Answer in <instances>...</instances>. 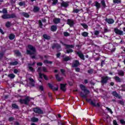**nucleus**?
I'll use <instances>...</instances> for the list:
<instances>
[{
	"instance_id": "58836bf2",
	"label": "nucleus",
	"mask_w": 125,
	"mask_h": 125,
	"mask_svg": "<svg viewBox=\"0 0 125 125\" xmlns=\"http://www.w3.org/2000/svg\"><path fill=\"white\" fill-rule=\"evenodd\" d=\"M5 27L6 28H10L11 27V23L9 21H7L5 23Z\"/></svg>"
},
{
	"instance_id": "b1692460",
	"label": "nucleus",
	"mask_w": 125,
	"mask_h": 125,
	"mask_svg": "<svg viewBox=\"0 0 125 125\" xmlns=\"http://www.w3.org/2000/svg\"><path fill=\"white\" fill-rule=\"evenodd\" d=\"M40 11V7L34 6L33 8V12L35 13H37V12H39Z\"/></svg>"
},
{
	"instance_id": "0eeeda50",
	"label": "nucleus",
	"mask_w": 125,
	"mask_h": 125,
	"mask_svg": "<svg viewBox=\"0 0 125 125\" xmlns=\"http://www.w3.org/2000/svg\"><path fill=\"white\" fill-rule=\"evenodd\" d=\"M35 62H33L32 63H28V68L30 72H32V73L35 72V69H34L32 66H35Z\"/></svg>"
},
{
	"instance_id": "dca6fc26",
	"label": "nucleus",
	"mask_w": 125,
	"mask_h": 125,
	"mask_svg": "<svg viewBox=\"0 0 125 125\" xmlns=\"http://www.w3.org/2000/svg\"><path fill=\"white\" fill-rule=\"evenodd\" d=\"M76 54L78 55L79 57H80L82 60H84V55H83V54L82 53V52L79 51V52H77Z\"/></svg>"
},
{
	"instance_id": "6e6552de",
	"label": "nucleus",
	"mask_w": 125,
	"mask_h": 125,
	"mask_svg": "<svg viewBox=\"0 0 125 125\" xmlns=\"http://www.w3.org/2000/svg\"><path fill=\"white\" fill-rule=\"evenodd\" d=\"M48 86L53 91H58V86H57V87H54V86L50 83H48Z\"/></svg>"
},
{
	"instance_id": "e2e57ef3",
	"label": "nucleus",
	"mask_w": 125,
	"mask_h": 125,
	"mask_svg": "<svg viewBox=\"0 0 125 125\" xmlns=\"http://www.w3.org/2000/svg\"><path fill=\"white\" fill-rule=\"evenodd\" d=\"M80 11L81 10H80L78 9H76L73 10V12H75V13H79V12H80Z\"/></svg>"
},
{
	"instance_id": "9d476101",
	"label": "nucleus",
	"mask_w": 125,
	"mask_h": 125,
	"mask_svg": "<svg viewBox=\"0 0 125 125\" xmlns=\"http://www.w3.org/2000/svg\"><path fill=\"white\" fill-rule=\"evenodd\" d=\"M33 111L36 114H43V111L40 107H35L33 109Z\"/></svg>"
},
{
	"instance_id": "bf43d9fd",
	"label": "nucleus",
	"mask_w": 125,
	"mask_h": 125,
	"mask_svg": "<svg viewBox=\"0 0 125 125\" xmlns=\"http://www.w3.org/2000/svg\"><path fill=\"white\" fill-rule=\"evenodd\" d=\"M39 89L41 90V91H44L43 86L40 85H39Z\"/></svg>"
},
{
	"instance_id": "20e7f679",
	"label": "nucleus",
	"mask_w": 125,
	"mask_h": 125,
	"mask_svg": "<svg viewBox=\"0 0 125 125\" xmlns=\"http://www.w3.org/2000/svg\"><path fill=\"white\" fill-rule=\"evenodd\" d=\"M1 17L2 19H10L13 18H16V15H15V14H4L3 15H2Z\"/></svg>"
},
{
	"instance_id": "f8f14e48",
	"label": "nucleus",
	"mask_w": 125,
	"mask_h": 125,
	"mask_svg": "<svg viewBox=\"0 0 125 125\" xmlns=\"http://www.w3.org/2000/svg\"><path fill=\"white\" fill-rule=\"evenodd\" d=\"M68 5H69V1H62L61 3V7H64V8L68 7Z\"/></svg>"
},
{
	"instance_id": "603ef678",
	"label": "nucleus",
	"mask_w": 125,
	"mask_h": 125,
	"mask_svg": "<svg viewBox=\"0 0 125 125\" xmlns=\"http://www.w3.org/2000/svg\"><path fill=\"white\" fill-rule=\"evenodd\" d=\"M2 13H3V14H7V10L5 8H3L2 11Z\"/></svg>"
},
{
	"instance_id": "864d4df0",
	"label": "nucleus",
	"mask_w": 125,
	"mask_h": 125,
	"mask_svg": "<svg viewBox=\"0 0 125 125\" xmlns=\"http://www.w3.org/2000/svg\"><path fill=\"white\" fill-rule=\"evenodd\" d=\"M42 77H43L44 80H45V81H48V78L46 76V75H44V74H42Z\"/></svg>"
},
{
	"instance_id": "ddd939ff",
	"label": "nucleus",
	"mask_w": 125,
	"mask_h": 125,
	"mask_svg": "<svg viewBox=\"0 0 125 125\" xmlns=\"http://www.w3.org/2000/svg\"><path fill=\"white\" fill-rule=\"evenodd\" d=\"M113 79L115 80L116 83H123L124 82V80L121 78H119V76H115Z\"/></svg>"
},
{
	"instance_id": "4be33fe9",
	"label": "nucleus",
	"mask_w": 125,
	"mask_h": 125,
	"mask_svg": "<svg viewBox=\"0 0 125 125\" xmlns=\"http://www.w3.org/2000/svg\"><path fill=\"white\" fill-rule=\"evenodd\" d=\"M30 82V84L32 86H35V80L32 78H29V79Z\"/></svg>"
},
{
	"instance_id": "bb28decb",
	"label": "nucleus",
	"mask_w": 125,
	"mask_h": 125,
	"mask_svg": "<svg viewBox=\"0 0 125 125\" xmlns=\"http://www.w3.org/2000/svg\"><path fill=\"white\" fill-rule=\"evenodd\" d=\"M56 79L57 81H58V82H61V81H62V80H63V77H59V74H56Z\"/></svg>"
},
{
	"instance_id": "de8ad7c7",
	"label": "nucleus",
	"mask_w": 125,
	"mask_h": 125,
	"mask_svg": "<svg viewBox=\"0 0 125 125\" xmlns=\"http://www.w3.org/2000/svg\"><path fill=\"white\" fill-rule=\"evenodd\" d=\"M19 5H20V6H25V5H26V3L25 2V1L20 2L19 3Z\"/></svg>"
},
{
	"instance_id": "a19ab883",
	"label": "nucleus",
	"mask_w": 125,
	"mask_h": 125,
	"mask_svg": "<svg viewBox=\"0 0 125 125\" xmlns=\"http://www.w3.org/2000/svg\"><path fill=\"white\" fill-rule=\"evenodd\" d=\"M72 52H74V50L72 49H66V53L68 54L70 53H72Z\"/></svg>"
},
{
	"instance_id": "72a5a7b5",
	"label": "nucleus",
	"mask_w": 125,
	"mask_h": 125,
	"mask_svg": "<svg viewBox=\"0 0 125 125\" xmlns=\"http://www.w3.org/2000/svg\"><path fill=\"white\" fill-rule=\"evenodd\" d=\"M12 109H19V106L16 104H12Z\"/></svg>"
},
{
	"instance_id": "37998d69",
	"label": "nucleus",
	"mask_w": 125,
	"mask_h": 125,
	"mask_svg": "<svg viewBox=\"0 0 125 125\" xmlns=\"http://www.w3.org/2000/svg\"><path fill=\"white\" fill-rule=\"evenodd\" d=\"M15 54H16L17 56L20 57L21 55V53L19 50H17L15 51Z\"/></svg>"
},
{
	"instance_id": "473e14b6",
	"label": "nucleus",
	"mask_w": 125,
	"mask_h": 125,
	"mask_svg": "<svg viewBox=\"0 0 125 125\" xmlns=\"http://www.w3.org/2000/svg\"><path fill=\"white\" fill-rule=\"evenodd\" d=\"M101 3L104 8H106V3H105V0H102L101 1Z\"/></svg>"
},
{
	"instance_id": "f257e3e1",
	"label": "nucleus",
	"mask_w": 125,
	"mask_h": 125,
	"mask_svg": "<svg viewBox=\"0 0 125 125\" xmlns=\"http://www.w3.org/2000/svg\"><path fill=\"white\" fill-rule=\"evenodd\" d=\"M80 87L81 90H82V91H83L84 93L83 94V92H80V96L82 97V98H86V101L87 102H88L91 105V106H93V107H100V104H99V103H97L96 104V103L94 102V101H92L91 99L87 98V95L89 94L90 92H89V90L87 89V88L85 86H84V85L81 84L80 85Z\"/></svg>"
},
{
	"instance_id": "c9c22d12",
	"label": "nucleus",
	"mask_w": 125,
	"mask_h": 125,
	"mask_svg": "<svg viewBox=\"0 0 125 125\" xmlns=\"http://www.w3.org/2000/svg\"><path fill=\"white\" fill-rule=\"evenodd\" d=\"M8 78H10V79H11V80H12L13 79H14V78H15V75L13 73L12 74H10L8 75Z\"/></svg>"
},
{
	"instance_id": "f3484780",
	"label": "nucleus",
	"mask_w": 125,
	"mask_h": 125,
	"mask_svg": "<svg viewBox=\"0 0 125 125\" xmlns=\"http://www.w3.org/2000/svg\"><path fill=\"white\" fill-rule=\"evenodd\" d=\"M105 22L108 23V24H113V23L115 22V21H114V19H108L106 18L105 19Z\"/></svg>"
},
{
	"instance_id": "5701e85b",
	"label": "nucleus",
	"mask_w": 125,
	"mask_h": 125,
	"mask_svg": "<svg viewBox=\"0 0 125 125\" xmlns=\"http://www.w3.org/2000/svg\"><path fill=\"white\" fill-rule=\"evenodd\" d=\"M118 74L120 77H124L125 76V72L122 70H119Z\"/></svg>"
},
{
	"instance_id": "c03bdc74",
	"label": "nucleus",
	"mask_w": 125,
	"mask_h": 125,
	"mask_svg": "<svg viewBox=\"0 0 125 125\" xmlns=\"http://www.w3.org/2000/svg\"><path fill=\"white\" fill-rule=\"evenodd\" d=\"M53 1L52 3V5H56L58 2V0H51Z\"/></svg>"
},
{
	"instance_id": "cd10ccee",
	"label": "nucleus",
	"mask_w": 125,
	"mask_h": 125,
	"mask_svg": "<svg viewBox=\"0 0 125 125\" xmlns=\"http://www.w3.org/2000/svg\"><path fill=\"white\" fill-rule=\"evenodd\" d=\"M31 121L33 123H37V122H39V119L38 118L34 117L31 119Z\"/></svg>"
},
{
	"instance_id": "680f3d73",
	"label": "nucleus",
	"mask_w": 125,
	"mask_h": 125,
	"mask_svg": "<svg viewBox=\"0 0 125 125\" xmlns=\"http://www.w3.org/2000/svg\"><path fill=\"white\" fill-rule=\"evenodd\" d=\"M13 72L14 74H18V73H19V70H18L17 69H14Z\"/></svg>"
},
{
	"instance_id": "1a4fd4ad",
	"label": "nucleus",
	"mask_w": 125,
	"mask_h": 125,
	"mask_svg": "<svg viewBox=\"0 0 125 125\" xmlns=\"http://www.w3.org/2000/svg\"><path fill=\"white\" fill-rule=\"evenodd\" d=\"M61 43L62 44V45H64V46H65L66 49H71V48H74L75 47V45L73 44H67L66 43H64L62 41H61Z\"/></svg>"
},
{
	"instance_id": "7c9ffc66",
	"label": "nucleus",
	"mask_w": 125,
	"mask_h": 125,
	"mask_svg": "<svg viewBox=\"0 0 125 125\" xmlns=\"http://www.w3.org/2000/svg\"><path fill=\"white\" fill-rule=\"evenodd\" d=\"M10 65L11 66H16V65H18V62L17 61H15L14 62H10Z\"/></svg>"
},
{
	"instance_id": "423d86ee",
	"label": "nucleus",
	"mask_w": 125,
	"mask_h": 125,
	"mask_svg": "<svg viewBox=\"0 0 125 125\" xmlns=\"http://www.w3.org/2000/svg\"><path fill=\"white\" fill-rule=\"evenodd\" d=\"M114 32L116 35H119V36H124V31L120 30L118 28H115L114 29Z\"/></svg>"
},
{
	"instance_id": "4c0bfd02",
	"label": "nucleus",
	"mask_w": 125,
	"mask_h": 125,
	"mask_svg": "<svg viewBox=\"0 0 125 125\" xmlns=\"http://www.w3.org/2000/svg\"><path fill=\"white\" fill-rule=\"evenodd\" d=\"M53 21L55 24H58V23H60V19H55Z\"/></svg>"
},
{
	"instance_id": "79ce46f5",
	"label": "nucleus",
	"mask_w": 125,
	"mask_h": 125,
	"mask_svg": "<svg viewBox=\"0 0 125 125\" xmlns=\"http://www.w3.org/2000/svg\"><path fill=\"white\" fill-rule=\"evenodd\" d=\"M82 36H83V37H87V36H88V33L84 31L83 33H82Z\"/></svg>"
},
{
	"instance_id": "6e6d98bb",
	"label": "nucleus",
	"mask_w": 125,
	"mask_h": 125,
	"mask_svg": "<svg viewBox=\"0 0 125 125\" xmlns=\"http://www.w3.org/2000/svg\"><path fill=\"white\" fill-rule=\"evenodd\" d=\"M105 64V60H102L101 62V67H103Z\"/></svg>"
},
{
	"instance_id": "7ed1b4c3",
	"label": "nucleus",
	"mask_w": 125,
	"mask_h": 125,
	"mask_svg": "<svg viewBox=\"0 0 125 125\" xmlns=\"http://www.w3.org/2000/svg\"><path fill=\"white\" fill-rule=\"evenodd\" d=\"M30 101H31V98L29 96H26L24 99H20L19 100V102L21 104H24V105L27 106H29Z\"/></svg>"
},
{
	"instance_id": "0e129e2a",
	"label": "nucleus",
	"mask_w": 125,
	"mask_h": 125,
	"mask_svg": "<svg viewBox=\"0 0 125 125\" xmlns=\"http://www.w3.org/2000/svg\"><path fill=\"white\" fill-rule=\"evenodd\" d=\"M120 123L122 125H125V121L123 119L120 120Z\"/></svg>"
},
{
	"instance_id": "8fccbe9b",
	"label": "nucleus",
	"mask_w": 125,
	"mask_h": 125,
	"mask_svg": "<svg viewBox=\"0 0 125 125\" xmlns=\"http://www.w3.org/2000/svg\"><path fill=\"white\" fill-rule=\"evenodd\" d=\"M93 71H94L93 69H90L87 70V73L88 74H93Z\"/></svg>"
},
{
	"instance_id": "a211bd4d",
	"label": "nucleus",
	"mask_w": 125,
	"mask_h": 125,
	"mask_svg": "<svg viewBox=\"0 0 125 125\" xmlns=\"http://www.w3.org/2000/svg\"><path fill=\"white\" fill-rule=\"evenodd\" d=\"M66 85H67V84H64V83H61L60 84V88L61 90H62V91H66Z\"/></svg>"
},
{
	"instance_id": "2eb2a0df",
	"label": "nucleus",
	"mask_w": 125,
	"mask_h": 125,
	"mask_svg": "<svg viewBox=\"0 0 125 125\" xmlns=\"http://www.w3.org/2000/svg\"><path fill=\"white\" fill-rule=\"evenodd\" d=\"M37 72H38L39 75V79H41L42 80V67H38L37 70Z\"/></svg>"
},
{
	"instance_id": "13d9d810",
	"label": "nucleus",
	"mask_w": 125,
	"mask_h": 125,
	"mask_svg": "<svg viewBox=\"0 0 125 125\" xmlns=\"http://www.w3.org/2000/svg\"><path fill=\"white\" fill-rule=\"evenodd\" d=\"M8 121L9 122H13V121H14V117H9L8 119Z\"/></svg>"
},
{
	"instance_id": "6ab92c4d",
	"label": "nucleus",
	"mask_w": 125,
	"mask_h": 125,
	"mask_svg": "<svg viewBox=\"0 0 125 125\" xmlns=\"http://www.w3.org/2000/svg\"><path fill=\"white\" fill-rule=\"evenodd\" d=\"M113 96H115L117 98H119V99H121V96L118 94V93L116 91H113L111 93Z\"/></svg>"
},
{
	"instance_id": "09e8293b",
	"label": "nucleus",
	"mask_w": 125,
	"mask_h": 125,
	"mask_svg": "<svg viewBox=\"0 0 125 125\" xmlns=\"http://www.w3.org/2000/svg\"><path fill=\"white\" fill-rule=\"evenodd\" d=\"M106 110H107V111L110 113V114H113V111H112V109H111V108L108 107H106Z\"/></svg>"
},
{
	"instance_id": "a878e982",
	"label": "nucleus",
	"mask_w": 125,
	"mask_h": 125,
	"mask_svg": "<svg viewBox=\"0 0 125 125\" xmlns=\"http://www.w3.org/2000/svg\"><path fill=\"white\" fill-rule=\"evenodd\" d=\"M21 15L24 17H25V18H29V17H30V15H29L28 13H26L25 12H22Z\"/></svg>"
},
{
	"instance_id": "5fc2aeb1",
	"label": "nucleus",
	"mask_w": 125,
	"mask_h": 125,
	"mask_svg": "<svg viewBox=\"0 0 125 125\" xmlns=\"http://www.w3.org/2000/svg\"><path fill=\"white\" fill-rule=\"evenodd\" d=\"M63 35L65 37H69V36H70V33H68L67 32H63Z\"/></svg>"
},
{
	"instance_id": "c85d7f7f",
	"label": "nucleus",
	"mask_w": 125,
	"mask_h": 125,
	"mask_svg": "<svg viewBox=\"0 0 125 125\" xmlns=\"http://www.w3.org/2000/svg\"><path fill=\"white\" fill-rule=\"evenodd\" d=\"M9 39L11 41L14 40V39H15V35H14L12 33L10 34L9 36Z\"/></svg>"
},
{
	"instance_id": "3c124183",
	"label": "nucleus",
	"mask_w": 125,
	"mask_h": 125,
	"mask_svg": "<svg viewBox=\"0 0 125 125\" xmlns=\"http://www.w3.org/2000/svg\"><path fill=\"white\" fill-rule=\"evenodd\" d=\"M60 71H61V73H62V75H63V76H65V69H61Z\"/></svg>"
},
{
	"instance_id": "f704fd0d",
	"label": "nucleus",
	"mask_w": 125,
	"mask_h": 125,
	"mask_svg": "<svg viewBox=\"0 0 125 125\" xmlns=\"http://www.w3.org/2000/svg\"><path fill=\"white\" fill-rule=\"evenodd\" d=\"M81 26L84 28V29H85L87 30V29H88V25L86 24V23H83L81 24Z\"/></svg>"
},
{
	"instance_id": "aec40b11",
	"label": "nucleus",
	"mask_w": 125,
	"mask_h": 125,
	"mask_svg": "<svg viewBox=\"0 0 125 125\" xmlns=\"http://www.w3.org/2000/svg\"><path fill=\"white\" fill-rule=\"evenodd\" d=\"M80 65V62L78 60H76L75 62L72 64L73 68H76L77 67H79Z\"/></svg>"
},
{
	"instance_id": "2f4dec72",
	"label": "nucleus",
	"mask_w": 125,
	"mask_h": 125,
	"mask_svg": "<svg viewBox=\"0 0 125 125\" xmlns=\"http://www.w3.org/2000/svg\"><path fill=\"white\" fill-rule=\"evenodd\" d=\"M52 63H53V62L50 61H48L47 60H45L43 61V63L44 64H50L51 65V64H52Z\"/></svg>"
},
{
	"instance_id": "69168bd1",
	"label": "nucleus",
	"mask_w": 125,
	"mask_h": 125,
	"mask_svg": "<svg viewBox=\"0 0 125 125\" xmlns=\"http://www.w3.org/2000/svg\"><path fill=\"white\" fill-rule=\"evenodd\" d=\"M110 31H111V30H110L107 28H104V33H108V32H110Z\"/></svg>"
},
{
	"instance_id": "412c9836",
	"label": "nucleus",
	"mask_w": 125,
	"mask_h": 125,
	"mask_svg": "<svg viewBox=\"0 0 125 125\" xmlns=\"http://www.w3.org/2000/svg\"><path fill=\"white\" fill-rule=\"evenodd\" d=\"M95 6H96L97 9H99L101 7V4L97 1H95Z\"/></svg>"
},
{
	"instance_id": "393cba45",
	"label": "nucleus",
	"mask_w": 125,
	"mask_h": 125,
	"mask_svg": "<svg viewBox=\"0 0 125 125\" xmlns=\"http://www.w3.org/2000/svg\"><path fill=\"white\" fill-rule=\"evenodd\" d=\"M57 30V26L55 25H53L51 26V31L52 32H56Z\"/></svg>"
},
{
	"instance_id": "f03ea898",
	"label": "nucleus",
	"mask_w": 125,
	"mask_h": 125,
	"mask_svg": "<svg viewBox=\"0 0 125 125\" xmlns=\"http://www.w3.org/2000/svg\"><path fill=\"white\" fill-rule=\"evenodd\" d=\"M27 47L29 50H26V54L30 55V57L31 59H36V55H34L36 54V52H37L36 47L31 44H29Z\"/></svg>"
},
{
	"instance_id": "a18cd8bd",
	"label": "nucleus",
	"mask_w": 125,
	"mask_h": 125,
	"mask_svg": "<svg viewBox=\"0 0 125 125\" xmlns=\"http://www.w3.org/2000/svg\"><path fill=\"white\" fill-rule=\"evenodd\" d=\"M3 56H4V53L3 52H0V60H1L2 58H3Z\"/></svg>"
},
{
	"instance_id": "338daca9",
	"label": "nucleus",
	"mask_w": 125,
	"mask_h": 125,
	"mask_svg": "<svg viewBox=\"0 0 125 125\" xmlns=\"http://www.w3.org/2000/svg\"><path fill=\"white\" fill-rule=\"evenodd\" d=\"M37 66H42V62H39L37 63Z\"/></svg>"
},
{
	"instance_id": "774afa93",
	"label": "nucleus",
	"mask_w": 125,
	"mask_h": 125,
	"mask_svg": "<svg viewBox=\"0 0 125 125\" xmlns=\"http://www.w3.org/2000/svg\"><path fill=\"white\" fill-rule=\"evenodd\" d=\"M75 71H76V72H80V71H81V69L79 67H76V68H75Z\"/></svg>"
},
{
	"instance_id": "4468645a",
	"label": "nucleus",
	"mask_w": 125,
	"mask_h": 125,
	"mask_svg": "<svg viewBox=\"0 0 125 125\" xmlns=\"http://www.w3.org/2000/svg\"><path fill=\"white\" fill-rule=\"evenodd\" d=\"M51 48L52 49H54V48H57V49H60V48H61V45L58 43H54L52 45Z\"/></svg>"
},
{
	"instance_id": "39448f33",
	"label": "nucleus",
	"mask_w": 125,
	"mask_h": 125,
	"mask_svg": "<svg viewBox=\"0 0 125 125\" xmlns=\"http://www.w3.org/2000/svg\"><path fill=\"white\" fill-rule=\"evenodd\" d=\"M108 80H111V78H110L108 76H103L101 78V83L103 84H106V83H108Z\"/></svg>"
},
{
	"instance_id": "e433bc0d",
	"label": "nucleus",
	"mask_w": 125,
	"mask_h": 125,
	"mask_svg": "<svg viewBox=\"0 0 125 125\" xmlns=\"http://www.w3.org/2000/svg\"><path fill=\"white\" fill-rule=\"evenodd\" d=\"M113 3H117L119 4L120 3H122V0H113Z\"/></svg>"
},
{
	"instance_id": "4d7b16f0",
	"label": "nucleus",
	"mask_w": 125,
	"mask_h": 125,
	"mask_svg": "<svg viewBox=\"0 0 125 125\" xmlns=\"http://www.w3.org/2000/svg\"><path fill=\"white\" fill-rule=\"evenodd\" d=\"M100 33V32H99V31H98V30H96V31H95V32H94V35H95V36H99Z\"/></svg>"
},
{
	"instance_id": "ea45409f",
	"label": "nucleus",
	"mask_w": 125,
	"mask_h": 125,
	"mask_svg": "<svg viewBox=\"0 0 125 125\" xmlns=\"http://www.w3.org/2000/svg\"><path fill=\"white\" fill-rule=\"evenodd\" d=\"M69 60H71V59H70L69 56L65 57L63 59V61H64V62H67V61H69Z\"/></svg>"
},
{
	"instance_id": "052dcab7",
	"label": "nucleus",
	"mask_w": 125,
	"mask_h": 125,
	"mask_svg": "<svg viewBox=\"0 0 125 125\" xmlns=\"http://www.w3.org/2000/svg\"><path fill=\"white\" fill-rule=\"evenodd\" d=\"M42 71H43V72H45V73H46V72H48V71H47V69H46V67H44V66H43V67H42Z\"/></svg>"
},
{
	"instance_id": "49530a36",
	"label": "nucleus",
	"mask_w": 125,
	"mask_h": 125,
	"mask_svg": "<svg viewBox=\"0 0 125 125\" xmlns=\"http://www.w3.org/2000/svg\"><path fill=\"white\" fill-rule=\"evenodd\" d=\"M118 103L122 105L123 106H125V102L122 100H119L118 101Z\"/></svg>"
},
{
	"instance_id": "c756f323",
	"label": "nucleus",
	"mask_w": 125,
	"mask_h": 125,
	"mask_svg": "<svg viewBox=\"0 0 125 125\" xmlns=\"http://www.w3.org/2000/svg\"><path fill=\"white\" fill-rule=\"evenodd\" d=\"M43 39H45V40H47L48 41L51 39V37H50L49 36H48L47 34H43Z\"/></svg>"
},
{
	"instance_id": "9b49d317",
	"label": "nucleus",
	"mask_w": 125,
	"mask_h": 125,
	"mask_svg": "<svg viewBox=\"0 0 125 125\" xmlns=\"http://www.w3.org/2000/svg\"><path fill=\"white\" fill-rule=\"evenodd\" d=\"M67 24L69 25V27L71 28L74 27V25H75V22L73 20H71L70 19H67Z\"/></svg>"
}]
</instances>
